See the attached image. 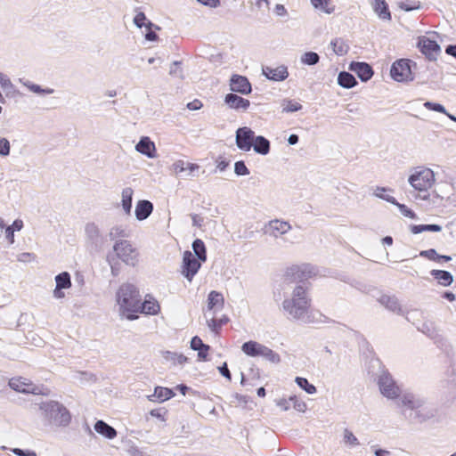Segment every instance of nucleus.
Segmentation results:
<instances>
[{
	"instance_id": "nucleus-26",
	"label": "nucleus",
	"mask_w": 456,
	"mask_h": 456,
	"mask_svg": "<svg viewBox=\"0 0 456 456\" xmlns=\"http://www.w3.org/2000/svg\"><path fill=\"white\" fill-rule=\"evenodd\" d=\"M134 195V190L131 187H126L121 192V206L124 212L126 215L131 214L132 210V200Z\"/></svg>"
},
{
	"instance_id": "nucleus-18",
	"label": "nucleus",
	"mask_w": 456,
	"mask_h": 456,
	"mask_svg": "<svg viewBox=\"0 0 456 456\" xmlns=\"http://www.w3.org/2000/svg\"><path fill=\"white\" fill-rule=\"evenodd\" d=\"M224 102L229 106V108L237 110H246L250 105V102L248 99L242 98L235 94H226Z\"/></svg>"
},
{
	"instance_id": "nucleus-23",
	"label": "nucleus",
	"mask_w": 456,
	"mask_h": 456,
	"mask_svg": "<svg viewBox=\"0 0 456 456\" xmlns=\"http://www.w3.org/2000/svg\"><path fill=\"white\" fill-rule=\"evenodd\" d=\"M419 330L431 339H434L436 342H438L442 339L439 330L434 322L427 321L423 322Z\"/></svg>"
},
{
	"instance_id": "nucleus-12",
	"label": "nucleus",
	"mask_w": 456,
	"mask_h": 456,
	"mask_svg": "<svg viewBox=\"0 0 456 456\" xmlns=\"http://www.w3.org/2000/svg\"><path fill=\"white\" fill-rule=\"evenodd\" d=\"M54 280L56 286L53 291V296L56 299H62L66 296L63 289H69L72 285L70 274L68 272H62L57 274Z\"/></svg>"
},
{
	"instance_id": "nucleus-17",
	"label": "nucleus",
	"mask_w": 456,
	"mask_h": 456,
	"mask_svg": "<svg viewBox=\"0 0 456 456\" xmlns=\"http://www.w3.org/2000/svg\"><path fill=\"white\" fill-rule=\"evenodd\" d=\"M350 70L354 71L363 82L370 80L373 76L372 68L366 62L353 61L350 64Z\"/></svg>"
},
{
	"instance_id": "nucleus-61",
	"label": "nucleus",
	"mask_w": 456,
	"mask_h": 456,
	"mask_svg": "<svg viewBox=\"0 0 456 456\" xmlns=\"http://www.w3.org/2000/svg\"><path fill=\"white\" fill-rule=\"evenodd\" d=\"M399 7L403 11L409 12V11L418 9L419 7V4H415V3L411 4L409 1H406V2H402L400 4Z\"/></svg>"
},
{
	"instance_id": "nucleus-1",
	"label": "nucleus",
	"mask_w": 456,
	"mask_h": 456,
	"mask_svg": "<svg viewBox=\"0 0 456 456\" xmlns=\"http://www.w3.org/2000/svg\"><path fill=\"white\" fill-rule=\"evenodd\" d=\"M295 279L299 280L291 293L285 297L281 303V310L289 320L299 321L303 323H313L315 321V314H320L311 309V297L309 287L302 281L312 276L314 273L309 265L294 266L288 271Z\"/></svg>"
},
{
	"instance_id": "nucleus-20",
	"label": "nucleus",
	"mask_w": 456,
	"mask_h": 456,
	"mask_svg": "<svg viewBox=\"0 0 456 456\" xmlns=\"http://www.w3.org/2000/svg\"><path fill=\"white\" fill-rule=\"evenodd\" d=\"M379 303L385 306L387 310L395 313L399 315H403L404 312L399 303V300L395 296L383 295L379 298Z\"/></svg>"
},
{
	"instance_id": "nucleus-32",
	"label": "nucleus",
	"mask_w": 456,
	"mask_h": 456,
	"mask_svg": "<svg viewBox=\"0 0 456 456\" xmlns=\"http://www.w3.org/2000/svg\"><path fill=\"white\" fill-rule=\"evenodd\" d=\"M224 300L223 295L217 291L213 290L208 294V308L209 310H212L215 307L222 309L224 306Z\"/></svg>"
},
{
	"instance_id": "nucleus-34",
	"label": "nucleus",
	"mask_w": 456,
	"mask_h": 456,
	"mask_svg": "<svg viewBox=\"0 0 456 456\" xmlns=\"http://www.w3.org/2000/svg\"><path fill=\"white\" fill-rule=\"evenodd\" d=\"M192 249L194 251V256L197 259H199L201 262L207 261V251L204 242L200 240L196 239L192 242Z\"/></svg>"
},
{
	"instance_id": "nucleus-43",
	"label": "nucleus",
	"mask_w": 456,
	"mask_h": 456,
	"mask_svg": "<svg viewBox=\"0 0 456 456\" xmlns=\"http://www.w3.org/2000/svg\"><path fill=\"white\" fill-rule=\"evenodd\" d=\"M387 191H390V189L385 188V187H377L374 191V195L379 199H382L391 204H397L396 200L391 196L387 194L386 192Z\"/></svg>"
},
{
	"instance_id": "nucleus-49",
	"label": "nucleus",
	"mask_w": 456,
	"mask_h": 456,
	"mask_svg": "<svg viewBox=\"0 0 456 456\" xmlns=\"http://www.w3.org/2000/svg\"><path fill=\"white\" fill-rule=\"evenodd\" d=\"M203 348L205 351L209 350L210 346L208 345H206L202 342L201 338L198 336H195L191 340V348L194 351H197L198 349Z\"/></svg>"
},
{
	"instance_id": "nucleus-7",
	"label": "nucleus",
	"mask_w": 456,
	"mask_h": 456,
	"mask_svg": "<svg viewBox=\"0 0 456 456\" xmlns=\"http://www.w3.org/2000/svg\"><path fill=\"white\" fill-rule=\"evenodd\" d=\"M380 393L388 399H395L401 396L400 387L396 385L391 375L382 371L378 379Z\"/></svg>"
},
{
	"instance_id": "nucleus-58",
	"label": "nucleus",
	"mask_w": 456,
	"mask_h": 456,
	"mask_svg": "<svg viewBox=\"0 0 456 456\" xmlns=\"http://www.w3.org/2000/svg\"><path fill=\"white\" fill-rule=\"evenodd\" d=\"M438 255L439 254H437V252L433 248H430L428 250H422L419 253V256H424L429 260H434V261L438 260Z\"/></svg>"
},
{
	"instance_id": "nucleus-57",
	"label": "nucleus",
	"mask_w": 456,
	"mask_h": 456,
	"mask_svg": "<svg viewBox=\"0 0 456 456\" xmlns=\"http://www.w3.org/2000/svg\"><path fill=\"white\" fill-rule=\"evenodd\" d=\"M146 20H147V18H146L145 14L142 12H139L134 18V23L139 28H142V27L146 28V25H147V23L145 22Z\"/></svg>"
},
{
	"instance_id": "nucleus-16",
	"label": "nucleus",
	"mask_w": 456,
	"mask_h": 456,
	"mask_svg": "<svg viewBox=\"0 0 456 456\" xmlns=\"http://www.w3.org/2000/svg\"><path fill=\"white\" fill-rule=\"evenodd\" d=\"M9 387L14 391L24 394H37V387L24 378H13L9 380Z\"/></svg>"
},
{
	"instance_id": "nucleus-8",
	"label": "nucleus",
	"mask_w": 456,
	"mask_h": 456,
	"mask_svg": "<svg viewBox=\"0 0 456 456\" xmlns=\"http://www.w3.org/2000/svg\"><path fill=\"white\" fill-rule=\"evenodd\" d=\"M411 61L401 59L395 61L390 69L392 78L398 82H406L413 80Z\"/></svg>"
},
{
	"instance_id": "nucleus-59",
	"label": "nucleus",
	"mask_w": 456,
	"mask_h": 456,
	"mask_svg": "<svg viewBox=\"0 0 456 456\" xmlns=\"http://www.w3.org/2000/svg\"><path fill=\"white\" fill-rule=\"evenodd\" d=\"M36 258L35 255L29 252L20 253L17 256L19 262L28 263Z\"/></svg>"
},
{
	"instance_id": "nucleus-62",
	"label": "nucleus",
	"mask_w": 456,
	"mask_h": 456,
	"mask_svg": "<svg viewBox=\"0 0 456 456\" xmlns=\"http://www.w3.org/2000/svg\"><path fill=\"white\" fill-rule=\"evenodd\" d=\"M12 452L17 456H37V453L34 451H24L20 448H14Z\"/></svg>"
},
{
	"instance_id": "nucleus-28",
	"label": "nucleus",
	"mask_w": 456,
	"mask_h": 456,
	"mask_svg": "<svg viewBox=\"0 0 456 456\" xmlns=\"http://www.w3.org/2000/svg\"><path fill=\"white\" fill-rule=\"evenodd\" d=\"M252 147L256 153L266 155L270 151V142L265 137L258 135L255 137Z\"/></svg>"
},
{
	"instance_id": "nucleus-11",
	"label": "nucleus",
	"mask_w": 456,
	"mask_h": 456,
	"mask_svg": "<svg viewBox=\"0 0 456 456\" xmlns=\"http://www.w3.org/2000/svg\"><path fill=\"white\" fill-rule=\"evenodd\" d=\"M255 132L248 126L240 127L236 131V145L244 151H249L255 140Z\"/></svg>"
},
{
	"instance_id": "nucleus-48",
	"label": "nucleus",
	"mask_w": 456,
	"mask_h": 456,
	"mask_svg": "<svg viewBox=\"0 0 456 456\" xmlns=\"http://www.w3.org/2000/svg\"><path fill=\"white\" fill-rule=\"evenodd\" d=\"M227 322H228V318L227 317H224V318H221V319L212 318L208 322V325L209 329L212 331H216L218 329H220Z\"/></svg>"
},
{
	"instance_id": "nucleus-24",
	"label": "nucleus",
	"mask_w": 456,
	"mask_h": 456,
	"mask_svg": "<svg viewBox=\"0 0 456 456\" xmlns=\"http://www.w3.org/2000/svg\"><path fill=\"white\" fill-rule=\"evenodd\" d=\"M200 166L193 163H187L182 159L176 160L173 163L171 169L175 175L189 170L188 175H193V172L198 170Z\"/></svg>"
},
{
	"instance_id": "nucleus-50",
	"label": "nucleus",
	"mask_w": 456,
	"mask_h": 456,
	"mask_svg": "<svg viewBox=\"0 0 456 456\" xmlns=\"http://www.w3.org/2000/svg\"><path fill=\"white\" fill-rule=\"evenodd\" d=\"M167 354L166 356L167 359H170V360L174 361L175 363H178L180 365L185 363L188 360V358L186 356H184L183 354H181L167 352Z\"/></svg>"
},
{
	"instance_id": "nucleus-42",
	"label": "nucleus",
	"mask_w": 456,
	"mask_h": 456,
	"mask_svg": "<svg viewBox=\"0 0 456 456\" xmlns=\"http://www.w3.org/2000/svg\"><path fill=\"white\" fill-rule=\"evenodd\" d=\"M295 382L300 388L305 390L309 395H314L317 391L316 387L313 384H310L305 378L297 377Z\"/></svg>"
},
{
	"instance_id": "nucleus-37",
	"label": "nucleus",
	"mask_w": 456,
	"mask_h": 456,
	"mask_svg": "<svg viewBox=\"0 0 456 456\" xmlns=\"http://www.w3.org/2000/svg\"><path fill=\"white\" fill-rule=\"evenodd\" d=\"M442 227L438 224H414L411 226V232L413 234H419L423 232H441Z\"/></svg>"
},
{
	"instance_id": "nucleus-22",
	"label": "nucleus",
	"mask_w": 456,
	"mask_h": 456,
	"mask_svg": "<svg viewBox=\"0 0 456 456\" xmlns=\"http://www.w3.org/2000/svg\"><path fill=\"white\" fill-rule=\"evenodd\" d=\"M265 348V345L253 340L245 342L241 346L242 352L251 357L263 356Z\"/></svg>"
},
{
	"instance_id": "nucleus-47",
	"label": "nucleus",
	"mask_w": 456,
	"mask_h": 456,
	"mask_svg": "<svg viewBox=\"0 0 456 456\" xmlns=\"http://www.w3.org/2000/svg\"><path fill=\"white\" fill-rule=\"evenodd\" d=\"M343 440L345 444L352 446H356L359 444L357 437L347 428L344 430Z\"/></svg>"
},
{
	"instance_id": "nucleus-52",
	"label": "nucleus",
	"mask_w": 456,
	"mask_h": 456,
	"mask_svg": "<svg viewBox=\"0 0 456 456\" xmlns=\"http://www.w3.org/2000/svg\"><path fill=\"white\" fill-rule=\"evenodd\" d=\"M424 107L429 110H434V111H436V112H440V113H444V114H447V111L445 110V108L440 104V103H436V102H426L424 103Z\"/></svg>"
},
{
	"instance_id": "nucleus-31",
	"label": "nucleus",
	"mask_w": 456,
	"mask_h": 456,
	"mask_svg": "<svg viewBox=\"0 0 456 456\" xmlns=\"http://www.w3.org/2000/svg\"><path fill=\"white\" fill-rule=\"evenodd\" d=\"M430 273L443 286H449L453 281L452 275L447 271L432 270Z\"/></svg>"
},
{
	"instance_id": "nucleus-38",
	"label": "nucleus",
	"mask_w": 456,
	"mask_h": 456,
	"mask_svg": "<svg viewBox=\"0 0 456 456\" xmlns=\"http://www.w3.org/2000/svg\"><path fill=\"white\" fill-rule=\"evenodd\" d=\"M330 45L334 53L338 56L346 54L349 50V46L341 38L332 40Z\"/></svg>"
},
{
	"instance_id": "nucleus-35",
	"label": "nucleus",
	"mask_w": 456,
	"mask_h": 456,
	"mask_svg": "<svg viewBox=\"0 0 456 456\" xmlns=\"http://www.w3.org/2000/svg\"><path fill=\"white\" fill-rule=\"evenodd\" d=\"M85 232L87 239L93 242L97 243L99 241L101 233L99 227L94 223H88L86 224Z\"/></svg>"
},
{
	"instance_id": "nucleus-15",
	"label": "nucleus",
	"mask_w": 456,
	"mask_h": 456,
	"mask_svg": "<svg viewBox=\"0 0 456 456\" xmlns=\"http://www.w3.org/2000/svg\"><path fill=\"white\" fill-rule=\"evenodd\" d=\"M231 90L241 94H248L251 92V85L248 78L240 75H233L230 80Z\"/></svg>"
},
{
	"instance_id": "nucleus-51",
	"label": "nucleus",
	"mask_w": 456,
	"mask_h": 456,
	"mask_svg": "<svg viewBox=\"0 0 456 456\" xmlns=\"http://www.w3.org/2000/svg\"><path fill=\"white\" fill-rule=\"evenodd\" d=\"M109 236L110 240H117L118 238H125L126 233L122 227L115 226L110 229Z\"/></svg>"
},
{
	"instance_id": "nucleus-9",
	"label": "nucleus",
	"mask_w": 456,
	"mask_h": 456,
	"mask_svg": "<svg viewBox=\"0 0 456 456\" xmlns=\"http://www.w3.org/2000/svg\"><path fill=\"white\" fill-rule=\"evenodd\" d=\"M201 266V261L196 258V256L189 250L183 252V262L181 265V273L190 282L193 277L199 272Z\"/></svg>"
},
{
	"instance_id": "nucleus-39",
	"label": "nucleus",
	"mask_w": 456,
	"mask_h": 456,
	"mask_svg": "<svg viewBox=\"0 0 456 456\" xmlns=\"http://www.w3.org/2000/svg\"><path fill=\"white\" fill-rule=\"evenodd\" d=\"M300 61L304 65L313 66L320 61V56L315 52H305L300 56Z\"/></svg>"
},
{
	"instance_id": "nucleus-10",
	"label": "nucleus",
	"mask_w": 456,
	"mask_h": 456,
	"mask_svg": "<svg viewBox=\"0 0 456 456\" xmlns=\"http://www.w3.org/2000/svg\"><path fill=\"white\" fill-rule=\"evenodd\" d=\"M291 230V225L289 222L273 219L265 224L263 232L265 234L272 238L277 239Z\"/></svg>"
},
{
	"instance_id": "nucleus-6",
	"label": "nucleus",
	"mask_w": 456,
	"mask_h": 456,
	"mask_svg": "<svg viewBox=\"0 0 456 456\" xmlns=\"http://www.w3.org/2000/svg\"><path fill=\"white\" fill-rule=\"evenodd\" d=\"M117 256L130 266H135L139 262V252L129 240H119L113 245Z\"/></svg>"
},
{
	"instance_id": "nucleus-33",
	"label": "nucleus",
	"mask_w": 456,
	"mask_h": 456,
	"mask_svg": "<svg viewBox=\"0 0 456 456\" xmlns=\"http://www.w3.org/2000/svg\"><path fill=\"white\" fill-rule=\"evenodd\" d=\"M160 310V306L159 303L153 299H146L143 303L141 302V309L144 314L155 315L157 314Z\"/></svg>"
},
{
	"instance_id": "nucleus-25",
	"label": "nucleus",
	"mask_w": 456,
	"mask_h": 456,
	"mask_svg": "<svg viewBox=\"0 0 456 456\" xmlns=\"http://www.w3.org/2000/svg\"><path fill=\"white\" fill-rule=\"evenodd\" d=\"M94 430L108 439H113L117 436L116 429L103 420L96 421Z\"/></svg>"
},
{
	"instance_id": "nucleus-13",
	"label": "nucleus",
	"mask_w": 456,
	"mask_h": 456,
	"mask_svg": "<svg viewBox=\"0 0 456 456\" xmlns=\"http://www.w3.org/2000/svg\"><path fill=\"white\" fill-rule=\"evenodd\" d=\"M262 73L267 79L276 82L284 81L289 77L288 67L285 65L265 66L262 68Z\"/></svg>"
},
{
	"instance_id": "nucleus-55",
	"label": "nucleus",
	"mask_w": 456,
	"mask_h": 456,
	"mask_svg": "<svg viewBox=\"0 0 456 456\" xmlns=\"http://www.w3.org/2000/svg\"><path fill=\"white\" fill-rule=\"evenodd\" d=\"M395 205L399 208L401 214L403 215L404 216L411 218V219L416 218L415 213L411 209H410L407 206L401 204L399 202H397V204H395Z\"/></svg>"
},
{
	"instance_id": "nucleus-60",
	"label": "nucleus",
	"mask_w": 456,
	"mask_h": 456,
	"mask_svg": "<svg viewBox=\"0 0 456 456\" xmlns=\"http://www.w3.org/2000/svg\"><path fill=\"white\" fill-rule=\"evenodd\" d=\"M152 26H153V24L148 20L147 25H146L147 33L145 34V38L148 41H155L158 38L157 34L155 32L151 31Z\"/></svg>"
},
{
	"instance_id": "nucleus-64",
	"label": "nucleus",
	"mask_w": 456,
	"mask_h": 456,
	"mask_svg": "<svg viewBox=\"0 0 456 456\" xmlns=\"http://www.w3.org/2000/svg\"><path fill=\"white\" fill-rule=\"evenodd\" d=\"M290 402L291 401H289V398H282L276 401V405L279 406L283 411H289L290 408Z\"/></svg>"
},
{
	"instance_id": "nucleus-3",
	"label": "nucleus",
	"mask_w": 456,
	"mask_h": 456,
	"mask_svg": "<svg viewBox=\"0 0 456 456\" xmlns=\"http://www.w3.org/2000/svg\"><path fill=\"white\" fill-rule=\"evenodd\" d=\"M117 301L123 314L128 320H134L136 315L133 314L141 309V297L137 288L130 283L122 284L117 292Z\"/></svg>"
},
{
	"instance_id": "nucleus-44",
	"label": "nucleus",
	"mask_w": 456,
	"mask_h": 456,
	"mask_svg": "<svg viewBox=\"0 0 456 456\" xmlns=\"http://www.w3.org/2000/svg\"><path fill=\"white\" fill-rule=\"evenodd\" d=\"M262 357H264L265 360L269 361L272 363H279L281 362L280 355L267 346Z\"/></svg>"
},
{
	"instance_id": "nucleus-56",
	"label": "nucleus",
	"mask_w": 456,
	"mask_h": 456,
	"mask_svg": "<svg viewBox=\"0 0 456 456\" xmlns=\"http://www.w3.org/2000/svg\"><path fill=\"white\" fill-rule=\"evenodd\" d=\"M180 62L179 61H174L171 66H170V69H169V74L173 77H180L182 78L183 77V70L180 67Z\"/></svg>"
},
{
	"instance_id": "nucleus-63",
	"label": "nucleus",
	"mask_w": 456,
	"mask_h": 456,
	"mask_svg": "<svg viewBox=\"0 0 456 456\" xmlns=\"http://www.w3.org/2000/svg\"><path fill=\"white\" fill-rule=\"evenodd\" d=\"M0 86L4 89L10 88L12 86L10 78L4 73H0Z\"/></svg>"
},
{
	"instance_id": "nucleus-40",
	"label": "nucleus",
	"mask_w": 456,
	"mask_h": 456,
	"mask_svg": "<svg viewBox=\"0 0 456 456\" xmlns=\"http://www.w3.org/2000/svg\"><path fill=\"white\" fill-rule=\"evenodd\" d=\"M23 86H26L29 91L38 94H52L54 90L52 88L43 89L40 86L33 84L32 82L26 80L22 82Z\"/></svg>"
},
{
	"instance_id": "nucleus-30",
	"label": "nucleus",
	"mask_w": 456,
	"mask_h": 456,
	"mask_svg": "<svg viewBox=\"0 0 456 456\" xmlns=\"http://www.w3.org/2000/svg\"><path fill=\"white\" fill-rule=\"evenodd\" d=\"M338 84L344 88L349 89L354 87L357 84V81L351 73L341 71L338 77Z\"/></svg>"
},
{
	"instance_id": "nucleus-14",
	"label": "nucleus",
	"mask_w": 456,
	"mask_h": 456,
	"mask_svg": "<svg viewBox=\"0 0 456 456\" xmlns=\"http://www.w3.org/2000/svg\"><path fill=\"white\" fill-rule=\"evenodd\" d=\"M419 47L423 54H425L429 60H436V56L440 53L439 45L428 37H421L419 41Z\"/></svg>"
},
{
	"instance_id": "nucleus-36",
	"label": "nucleus",
	"mask_w": 456,
	"mask_h": 456,
	"mask_svg": "<svg viewBox=\"0 0 456 456\" xmlns=\"http://www.w3.org/2000/svg\"><path fill=\"white\" fill-rule=\"evenodd\" d=\"M313 6L324 13L331 14L335 11V6L330 0H311Z\"/></svg>"
},
{
	"instance_id": "nucleus-21",
	"label": "nucleus",
	"mask_w": 456,
	"mask_h": 456,
	"mask_svg": "<svg viewBox=\"0 0 456 456\" xmlns=\"http://www.w3.org/2000/svg\"><path fill=\"white\" fill-rule=\"evenodd\" d=\"M153 211V204L146 200H139L135 206V217L139 221L147 219Z\"/></svg>"
},
{
	"instance_id": "nucleus-41",
	"label": "nucleus",
	"mask_w": 456,
	"mask_h": 456,
	"mask_svg": "<svg viewBox=\"0 0 456 456\" xmlns=\"http://www.w3.org/2000/svg\"><path fill=\"white\" fill-rule=\"evenodd\" d=\"M282 112H295L302 109V105L295 101L284 99L281 102Z\"/></svg>"
},
{
	"instance_id": "nucleus-54",
	"label": "nucleus",
	"mask_w": 456,
	"mask_h": 456,
	"mask_svg": "<svg viewBox=\"0 0 456 456\" xmlns=\"http://www.w3.org/2000/svg\"><path fill=\"white\" fill-rule=\"evenodd\" d=\"M234 172L237 175H247L249 174L248 168L246 167L244 161H237L234 165Z\"/></svg>"
},
{
	"instance_id": "nucleus-2",
	"label": "nucleus",
	"mask_w": 456,
	"mask_h": 456,
	"mask_svg": "<svg viewBox=\"0 0 456 456\" xmlns=\"http://www.w3.org/2000/svg\"><path fill=\"white\" fill-rule=\"evenodd\" d=\"M403 416L413 423H423L436 415V411L423 396L406 392L398 403Z\"/></svg>"
},
{
	"instance_id": "nucleus-29",
	"label": "nucleus",
	"mask_w": 456,
	"mask_h": 456,
	"mask_svg": "<svg viewBox=\"0 0 456 456\" xmlns=\"http://www.w3.org/2000/svg\"><path fill=\"white\" fill-rule=\"evenodd\" d=\"M372 5L374 12L380 19L387 20H391V14L385 0H373Z\"/></svg>"
},
{
	"instance_id": "nucleus-4",
	"label": "nucleus",
	"mask_w": 456,
	"mask_h": 456,
	"mask_svg": "<svg viewBox=\"0 0 456 456\" xmlns=\"http://www.w3.org/2000/svg\"><path fill=\"white\" fill-rule=\"evenodd\" d=\"M39 410L45 420L52 426L67 427L71 420V415L64 405L56 401L43 402Z\"/></svg>"
},
{
	"instance_id": "nucleus-53",
	"label": "nucleus",
	"mask_w": 456,
	"mask_h": 456,
	"mask_svg": "<svg viewBox=\"0 0 456 456\" xmlns=\"http://www.w3.org/2000/svg\"><path fill=\"white\" fill-rule=\"evenodd\" d=\"M10 142L4 137H0V156L6 157L10 154Z\"/></svg>"
},
{
	"instance_id": "nucleus-27",
	"label": "nucleus",
	"mask_w": 456,
	"mask_h": 456,
	"mask_svg": "<svg viewBox=\"0 0 456 456\" xmlns=\"http://www.w3.org/2000/svg\"><path fill=\"white\" fill-rule=\"evenodd\" d=\"M174 395H175V393L173 392V390L167 388V387H157L155 388L154 394L151 395H149L148 397L152 402H155V401L164 402L166 400L172 398Z\"/></svg>"
},
{
	"instance_id": "nucleus-45",
	"label": "nucleus",
	"mask_w": 456,
	"mask_h": 456,
	"mask_svg": "<svg viewBox=\"0 0 456 456\" xmlns=\"http://www.w3.org/2000/svg\"><path fill=\"white\" fill-rule=\"evenodd\" d=\"M262 357H264L265 360L269 361L272 363H279L281 362L280 355L267 346Z\"/></svg>"
},
{
	"instance_id": "nucleus-46",
	"label": "nucleus",
	"mask_w": 456,
	"mask_h": 456,
	"mask_svg": "<svg viewBox=\"0 0 456 456\" xmlns=\"http://www.w3.org/2000/svg\"><path fill=\"white\" fill-rule=\"evenodd\" d=\"M289 401H291V403H293V408L299 411V412H305L307 409V405L306 403L299 399L297 396L296 395H292V396H289Z\"/></svg>"
},
{
	"instance_id": "nucleus-19",
	"label": "nucleus",
	"mask_w": 456,
	"mask_h": 456,
	"mask_svg": "<svg viewBox=\"0 0 456 456\" xmlns=\"http://www.w3.org/2000/svg\"><path fill=\"white\" fill-rule=\"evenodd\" d=\"M135 150L148 158L152 159L156 157L155 144L148 136H143L140 139L135 145Z\"/></svg>"
},
{
	"instance_id": "nucleus-5",
	"label": "nucleus",
	"mask_w": 456,
	"mask_h": 456,
	"mask_svg": "<svg viewBox=\"0 0 456 456\" xmlns=\"http://www.w3.org/2000/svg\"><path fill=\"white\" fill-rule=\"evenodd\" d=\"M436 182L435 173L428 167H417L408 178V183L414 191L419 192V197L427 200L429 196L428 190Z\"/></svg>"
}]
</instances>
